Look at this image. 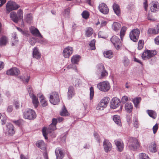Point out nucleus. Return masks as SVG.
<instances>
[{"label": "nucleus", "mask_w": 159, "mask_h": 159, "mask_svg": "<svg viewBox=\"0 0 159 159\" xmlns=\"http://www.w3.org/2000/svg\"><path fill=\"white\" fill-rule=\"evenodd\" d=\"M126 30V29L125 27H123L121 29L120 32V36L121 40L125 34Z\"/></svg>", "instance_id": "nucleus-43"}, {"label": "nucleus", "mask_w": 159, "mask_h": 159, "mask_svg": "<svg viewBox=\"0 0 159 159\" xmlns=\"http://www.w3.org/2000/svg\"><path fill=\"white\" fill-rule=\"evenodd\" d=\"M133 125L134 127L137 128L138 127V120L136 118H134L133 119Z\"/></svg>", "instance_id": "nucleus-56"}, {"label": "nucleus", "mask_w": 159, "mask_h": 159, "mask_svg": "<svg viewBox=\"0 0 159 159\" xmlns=\"http://www.w3.org/2000/svg\"><path fill=\"white\" fill-rule=\"evenodd\" d=\"M98 71L101 72L105 70L104 66L102 64H99L97 65Z\"/></svg>", "instance_id": "nucleus-45"}, {"label": "nucleus", "mask_w": 159, "mask_h": 159, "mask_svg": "<svg viewBox=\"0 0 159 159\" xmlns=\"http://www.w3.org/2000/svg\"><path fill=\"white\" fill-rule=\"evenodd\" d=\"M140 159H149L148 156L146 154L142 153L139 155Z\"/></svg>", "instance_id": "nucleus-49"}, {"label": "nucleus", "mask_w": 159, "mask_h": 159, "mask_svg": "<svg viewBox=\"0 0 159 159\" xmlns=\"http://www.w3.org/2000/svg\"><path fill=\"white\" fill-rule=\"evenodd\" d=\"M36 145L38 148L42 150H44L46 149V144L43 140H41L38 141L36 143Z\"/></svg>", "instance_id": "nucleus-24"}, {"label": "nucleus", "mask_w": 159, "mask_h": 159, "mask_svg": "<svg viewBox=\"0 0 159 159\" xmlns=\"http://www.w3.org/2000/svg\"><path fill=\"white\" fill-rule=\"evenodd\" d=\"M55 152L57 157V159H62L63 157V153L61 148H56L55 150Z\"/></svg>", "instance_id": "nucleus-21"}, {"label": "nucleus", "mask_w": 159, "mask_h": 159, "mask_svg": "<svg viewBox=\"0 0 159 159\" xmlns=\"http://www.w3.org/2000/svg\"><path fill=\"white\" fill-rule=\"evenodd\" d=\"M57 119L56 118H53L52 119V123L49 125L48 128L47 129L46 127H44L42 130V132L43 136L45 139H47L48 137L47 136V132H51V131H54L56 129V125L57 123Z\"/></svg>", "instance_id": "nucleus-1"}, {"label": "nucleus", "mask_w": 159, "mask_h": 159, "mask_svg": "<svg viewBox=\"0 0 159 159\" xmlns=\"http://www.w3.org/2000/svg\"><path fill=\"white\" fill-rule=\"evenodd\" d=\"M90 99H92L93 98L94 94V91L93 87H91L90 88Z\"/></svg>", "instance_id": "nucleus-50"}, {"label": "nucleus", "mask_w": 159, "mask_h": 159, "mask_svg": "<svg viewBox=\"0 0 159 159\" xmlns=\"http://www.w3.org/2000/svg\"><path fill=\"white\" fill-rule=\"evenodd\" d=\"M23 116L26 119L32 120L35 118L36 116L35 111L33 110L28 109L23 112Z\"/></svg>", "instance_id": "nucleus-4"}, {"label": "nucleus", "mask_w": 159, "mask_h": 159, "mask_svg": "<svg viewBox=\"0 0 159 159\" xmlns=\"http://www.w3.org/2000/svg\"><path fill=\"white\" fill-rule=\"evenodd\" d=\"M133 107L132 104L130 103H127L125 105V108L126 111L128 113H130L133 109Z\"/></svg>", "instance_id": "nucleus-30"}, {"label": "nucleus", "mask_w": 159, "mask_h": 159, "mask_svg": "<svg viewBox=\"0 0 159 159\" xmlns=\"http://www.w3.org/2000/svg\"><path fill=\"white\" fill-rule=\"evenodd\" d=\"M7 120L6 117L4 116H2L0 113V123L2 125L5 124Z\"/></svg>", "instance_id": "nucleus-40"}, {"label": "nucleus", "mask_w": 159, "mask_h": 159, "mask_svg": "<svg viewBox=\"0 0 159 159\" xmlns=\"http://www.w3.org/2000/svg\"><path fill=\"white\" fill-rule=\"evenodd\" d=\"M110 98L108 97H105L103 98L98 103L97 107V109L99 110H102L106 108L109 102Z\"/></svg>", "instance_id": "nucleus-6"}, {"label": "nucleus", "mask_w": 159, "mask_h": 159, "mask_svg": "<svg viewBox=\"0 0 159 159\" xmlns=\"http://www.w3.org/2000/svg\"><path fill=\"white\" fill-rule=\"evenodd\" d=\"M156 54L157 52L155 50H147L142 54V57L143 59L146 60L153 57Z\"/></svg>", "instance_id": "nucleus-8"}, {"label": "nucleus", "mask_w": 159, "mask_h": 159, "mask_svg": "<svg viewBox=\"0 0 159 159\" xmlns=\"http://www.w3.org/2000/svg\"><path fill=\"white\" fill-rule=\"evenodd\" d=\"M130 141L131 144L129 145L130 150H134L139 147V144L137 139L132 138Z\"/></svg>", "instance_id": "nucleus-10"}, {"label": "nucleus", "mask_w": 159, "mask_h": 159, "mask_svg": "<svg viewBox=\"0 0 159 159\" xmlns=\"http://www.w3.org/2000/svg\"><path fill=\"white\" fill-rule=\"evenodd\" d=\"M151 11L155 12L159 10V3L157 2L152 1L150 3Z\"/></svg>", "instance_id": "nucleus-16"}, {"label": "nucleus", "mask_w": 159, "mask_h": 159, "mask_svg": "<svg viewBox=\"0 0 159 159\" xmlns=\"http://www.w3.org/2000/svg\"><path fill=\"white\" fill-rule=\"evenodd\" d=\"M73 84L75 86L79 84V80L77 79H73Z\"/></svg>", "instance_id": "nucleus-61"}, {"label": "nucleus", "mask_w": 159, "mask_h": 159, "mask_svg": "<svg viewBox=\"0 0 159 159\" xmlns=\"http://www.w3.org/2000/svg\"><path fill=\"white\" fill-rule=\"evenodd\" d=\"M7 130L9 134H12L14 133L15 131L14 129V127L12 124H9L7 125Z\"/></svg>", "instance_id": "nucleus-26"}, {"label": "nucleus", "mask_w": 159, "mask_h": 159, "mask_svg": "<svg viewBox=\"0 0 159 159\" xmlns=\"http://www.w3.org/2000/svg\"><path fill=\"white\" fill-rule=\"evenodd\" d=\"M49 135L52 138H54L56 137V134L53 131H51V132H47V135Z\"/></svg>", "instance_id": "nucleus-57"}, {"label": "nucleus", "mask_w": 159, "mask_h": 159, "mask_svg": "<svg viewBox=\"0 0 159 159\" xmlns=\"http://www.w3.org/2000/svg\"><path fill=\"white\" fill-rule=\"evenodd\" d=\"M104 56L109 59L113 57V52L111 50L104 52L103 53Z\"/></svg>", "instance_id": "nucleus-31"}, {"label": "nucleus", "mask_w": 159, "mask_h": 159, "mask_svg": "<svg viewBox=\"0 0 159 159\" xmlns=\"http://www.w3.org/2000/svg\"><path fill=\"white\" fill-rule=\"evenodd\" d=\"M80 57L79 55H75L73 56L71 59L72 63L77 64L79 61Z\"/></svg>", "instance_id": "nucleus-34"}, {"label": "nucleus", "mask_w": 159, "mask_h": 159, "mask_svg": "<svg viewBox=\"0 0 159 159\" xmlns=\"http://www.w3.org/2000/svg\"><path fill=\"white\" fill-rule=\"evenodd\" d=\"M144 42L143 40H139L138 42V48L139 50H141L143 47Z\"/></svg>", "instance_id": "nucleus-48"}, {"label": "nucleus", "mask_w": 159, "mask_h": 159, "mask_svg": "<svg viewBox=\"0 0 159 159\" xmlns=\"http://www.w3.org/2000/svg\"><path fill=\"white\" fill-rule=\"evenodd\" d=\"M154 41L156 44H159V36H157L155 39Z\"/></svg>", "instance_id": "nucleus-64"}, {"label": "nucleus", "mask_w": 159, "mask_h": 159, "mask_svg": "<svg viewBox=\"0 0 159 159\" xmlns=\"http://www.w3.org/2000/svg\"><path fill=\"white\" fill-rule=\"evenodd\" d=\"M73 52V48L70 46L65 48L63 51V56L65 58H68Z\"/></svg>", "instance_id": "nucleus-13"}, {"label": "nucleus", "mask_w": 159, "mask_h": 159, "mask_svg": "<svg viewBox=\"0 0 159 159\" xmlns=\"http://www.w3.org/2000/svg\"><path fill=\"white\" fill-rule=\"evenodd\" d=\"M120 101L117 98H114L110 102V107L112 109H114L118 107L120 104Z\"/></svg>", "instance_id": "nucleus-11"}, {"label": "nucleus", "mask_w": 159, "mask_h": 159, "mask_svg": "<svg viewBox=\"0 0 159 159\" xmlns=\"http://www.w3.org/2000/svg\"><path fill=\"white\" fill-rule=\"evenodd\" d=\"M32 20V15L30 14H27L26 18V21L28 23H30Z\"/></svg>", "instance_id": "nucleus-54"}, {"label": "nucleus", "mask_w": 159, "mask_h": 159, "mask_svg": "<svg viewBox=\"0 0 159 159\" xmlns=\"http://www.w3.org/2000/svg\"><path fill=\"white\" fill-rule=\"evenodd\" d=\"M123 63L125 66H127L129 64V61L127 57H125L123 58Z\"/></svg>", "instance_id": "nucleus-44"}, {"label": "nucleus", "mask_w": 159, "mask_h": 159, "mask_svg": "<svg viewBox=\"0 0 159 159\" xmlns=\"http://www.w3.org/2000/svg\"><path fill=\"white\" fill-rule=\"evenodd\" d=\"M113 8L115 13L118 16L120 15V10L119 6L116 3H114L113 5Z\"/></svg>", "instance_id": "nucleus-25"}, {"label": "nucleus", "mask_w": 159, "mask_h": 159, "mask_svg": "<svg viewBox=\"0 0 159 159\" xmlns=\"http://www.w3.org/2000/svg\"><path fill=\"white\" fill-rule=\"evenodd\" d=\"M60 115L62 116H68V113L65 106H64L61 111L60 112Z\"/></svg>", "instance_id": "nucleus-37"}, {"label": "nucleus", "mask_w": 159, "mask_h": 159, "mask_svg": "<svg viewBox=\"0 0 159 159\" xmlns=\"http://www.w3.org/2000/svg\"><path fill=\"white\" fill-rule=\"evenodd\" d=\"M98 36L99 38H105V36L104 35V33L101 31H100L98 33Z\"/></svg>", "instance_id": "nucleus-60"}, {"label": "nucleus", "mask_w": 159, "mask_h": 159, "mask_svg": "<svg viewBox=\"0 0 159 159\" xmlns=\"http://www.w3.org/2000/svg\"><path fill=\"white\" fill-rule=\"evenodd\" d=\"M82 15L83 18L87 19L89 17V14L87 11H84L82 13Z\"/></svg>", "instance_id": "nucleus-52"}, {"label": "nucleus", "mask_w": 159, "mask_h": 159, "mask_svg": "<svg viewBox=\"0 0 159 159\" xmlns=\"http://www.w3.org/2000/svg\"><path fill=\"white\" fill-rule=\"evenodd\" d=\"M98 8L99 11L103 14H107L109 12L108 8L106 4L104 3L99 4Z\"/></svg>", "instance_id": "nucleus-12"}, {"label": "nucleus", "mask_w": 159, "mask_h": 159, "mask_svg": "<svg viewBox=\"0 0 159 159\" xmlns=\"http://www.w3.org/2000/svg\"><path fill=\"white\" fill-rule=\"evenodd\" d=\"M101 74V76L100 77L99 79H102L103 78H104L105 77L107 76L108 75V73L107 70H104L100 72Z\"/></svg>", "instance_id": "nucleus-46"}, {"label": "nucleus", "mask_w": 159, "mask_h": 159, "mask_svg": "<svg viewBox=\"0 0 159 159\" xmlns=\"http://www.w3.org/2000/svg\"><path fill=\"white\" fill-rule=\"evenodd\" d=\"M149 149L150 152H157L156 145L155 142H152L150 144Z\"/></svg>", "instance_id": "nucleus-28"}, {"label": "nucleus", "mask_w": 159, "mask_h": 159, "mask_svg": "<svg viewBox=\"0 0 159 159\" xmlns=\"http://www.w3.org/2000/svg\"><path fill=\"white\" fill-rule=\"evenodd\" d=\"M67 68L69 69H73L77 71V68L75 64H71L67 66Z\"/></svg>", "instance_id": "nucleus-55"}, {"label": "nucleus", "mask_w": 159, "mask_h": 159, "mask_svg": "<svg viewBox=\"0 0 159 159\" xmlns=\"http://www.w3.org/2000/svg\"><path fill=\"white\" fill-rule=\"evenodd\" d=\"M11 4L13 7V10H15L18 9L20 7L19 5L17 4L15 2L11 1Z\"/></svg>", "instance_id": "nucleus-47"}, {"label": "nucleus", "mask_w": 159, "mask_h": 159, "mask_svg": "<svg viewBox=\"0 0 159 159\" xmlns=\"http://www.w3.org/2000/svg\"><path fill=\"white\" fill-rule=\"evenodd\" d=\"M75 95V91L74 88L72 86H70L68 88L67 93V98L68 99L71 98Z\"/></svg>", "instance_id": "nucleus-19"}, {"label": "nucleus", "mask_w": 159, "mask_h": 159, "mask_svg": "<svg viewBox=\"0 0 159 159\" xmlns=\"http://www.w3.org/2000/svg\"><path fill=\"white\" fill-rule=\"evenodd\" d=\"M13 110V107L12 106H9L7 108V111L8 112H11Z\"/></svg>", "instance_id": "nucleus-63"}, {"label": "nucleus", "mask_w": 159, "mask_h": 159, "mask_svg": "<svg viewBox=\"0 0 159 159\" xmlns=\"http://www.w3.org/2000/svg\"><path fill=\"white\" fill-rule=\"evenodd\" d=\"M146 111L150 117L154 119H155L156 117L157 113L155 111L152 110H148Z\"/></svg>", "instance_id": "nucleus-32"}, {"label": "nucleus", "mask_w": 159, "mask_h": 159, "mask_svg": "<svg viewBox=\"0 0 159 159\" xmlns=\"http://www.w3.org/2000/svg\"><path fill=\"white\" fill-rule=\"evenodd\" d=\"M148 34H156L158 33L156 29L150 28L148 30Z\"/></svg>", "instance_id": "nucleus-42"}, {"label": "nucleus", "mask_w": 159, "mask_h": 159, "mask_svg": "<svg viewBox=\"0 0 159 159\" xmlns=\"http://www.w3.org/2000/svg\"><path fill=\"white\" fill-rule=\"evenodd\" d=\"M158 124H156L154 126H153L152 129L153 131V133L154 134H155L158 129Z\"/></svg>", "instance_id": "nucleus-58"}, {"label": "nucleus", "mask_w": 159, "mask_h": 159, "mask_svg": "<svg viewBox=\"0 0 159 159\" xmlns=\"http://www.w3.org/2000/svg\"><path fill=\"white\" fill-rule=\"evenodd\" d=\"M130 99V98H129L127 96H124L122 98L121 102L123 104L125 103L126 102L129 101Z\"/></svg>", "instance_id": "nucleus-51"}, {"label": "nucleus", "mask_w": 159, "mask_h": 159, "mask_svg": "<svg viewBox=\"0 0 159 159\" xmlns=\"http://www.w3.org/2000/svg\"><path fill=\"white\" fill-rule=\"evenodd\" d=\"M95 39H93L89 43V46H90V49L91 50H94L95 49Z\"/></svg>", "instance_id": "nucleus-41"}, {"label": "nucleus", "mask_w": 159, "mask_h": 159, "mask_svg": "<svg viewBox=\"0 0 159 159\" xmlns=\"http://www.w3.org/2000/svg\"><path fill=\"white\" fill-rule=\"evenodd\" d=\"M141 100V98L140 97L136 98L133 99V102L135 107L136 108H139V104Z\"/></svg>", "instance_id": "nucleus-35"}, {"label": "nucleus", "mask_w": 159, "mask_h": 159, "mask_svg": "<svg viewBox=\"0 0 159 159\" xmlns=\"http://www.w3.org/2000/svg\"><path fill=\"white\" fill-rule=\"evenodd\" d=\"M115 142L117 148V149L120 152L122 151L124 148V145L122 141L121 140H116Z\"/></svg>", "instance_id": "nucleus-20"}, {"label": "nucleus", "mask_w": 159, "mask_h": 159, "mask_svg": "<svg viewBox=\"0 0 159 159\" xmlns=\"http://www.w3.org/2000/svg\"><path fill=\"white\" fill-rule=\"evenodd\" d=\"M110 41L116 50H118L120 49L122 44L119 38L115 35L113 36L111 38Z\"/></svg>", "instance_id": "nucleus-5"}, {"label": "nucleus", "mask_w": 159, "mask_h": 159, "mask_svg": "<svg viewBox=\"0 0 159 159\" xmlns=\"http://www.w3.org/2000/svg\"><path fill=\"white\" fill-rule=\"evenodd\" d=\"M38 96L40 99V102L41 105L43 107H45L48 105V102L45 99L42 93H38Z\"/></svg>", "instance_id": "nucleus-18"}, {"label": "nucleus", "mask_w": 159, "mask_h": 159, "mask_svg": "<svg viewBox=\"0 0 159 159\" xmlns=\"http://www.w3.org/2000/svg\"><path fill=\"white\" fill-rule=\"evenodd\" d=\"M7 41V38L5 36H2L0 39V45L1 46L5 45Z\"/></svg>", "instance_id": "nucleus-36"}, {"label": "nucleus", "mask_w": 159, "mask_h": 159, "mask_svg": "<svg viewBox=\"0 0 159 159\" xmlns=\"http://www.w3.org/2000/svg\"><path fill=\"white\" fill-rule=\"evenodd\" d=\"M121 28V25L117 22H114L112 24V28L115 31L119 30Z\"/></svg>", "instance_id": "nucleus-27"}, {"label": "nucleus", "mask_w": 159, "mask_h": 159, "mask_svg": "<svg viewBox=\"0 0 159 159\" xmlns=\"http://www.w3.org/2000/svg\"><path fill=\"white\" fill-rule=\"evenodd\" d=\"M33 56L34 58L37 59H39L41 57V54L37 47H34L33 49Z\"/></svg>", "instance_id": "nucleus-22"}, {"label": "nucleus", "mask_w": 159, "mask_h": 159, "mask_svg": "<svg viewBox=\"0 0 159 159\" xmlns=\"http://www.w3.org/2000/svg\"><path fill=\"white\" fill-rule=\"evenodd\" d=\"M94 136L96 139L97 141L100 143V139L99 138V135L97 133H94Z\"/></svg>", "instance_id": "nucleus-59"}, {"label": "nucleus", "mask_w": 159, "mask_h": 159, "mask_svg": "<svg viewBox=\"0 0 159 159\" xmlns=\"http://www.w3.org/2000/svg\"><path fill=\"white\" fill-rule=\"evenodd\" d=\"M30 97L31 98L33 105L35 108L38 106L39 102L38 98L33 93H30Z\"/></svg>", "instance_id": "nucleus-23"}, {"label": "nucleus", "mask_w": 159, "mask_h": 159, "mask_svg": "<svg viewBox=\"0 0 159 159\" xmlns=\"http://www.w3.org/2000/svg\"><path fill=\"white\" fill-rule=\"evenodd\" d=\"M93 33V30L91 28H88L85 33V35L87 37H89L91 36Z\"/></svg>", "instance_id": "nucleus-38"}, {"label": "nucleus", "mask_w": 159, "mask_h": 159, "mask_svg": "<svg viewBox=\"0 0 159 159\" xmlns=\"http://www.w3.org/2000/svg\"><path fill=\"white\" fill-rule=\"evenodd\" d=\"M13 7L11 3V1H8L6 6V13L8 14L10 11H13Z\"/></svg>", "instance_id": "nucleus-33"}, {"label": "nucleus", "mask_w": 159, "mask_h": 159, "mask_svg": "<svg viewBox=\"0 0 159 159\" xmlns=\"http://www.w3.org/2000/svg\"><path fill=\"white\" fill-rule=\"evenodd\" d=\"M103 148L105 152H107L111 150L112 146L108 140L105 139L103 142Z\"/></svg>", "instance_id": "nucleus-14"}, {"label": "nucleus", "mask_w": 159, "mask_h": 159, "mask_svg": "<svg viewBox=\"0 0 159 159\" xmlns=\"http://www.w3.org/2000/svg\"><path fill=\"white\" fill-rule=\"evenodd\" d=\"M49 101L53 105L57 104L60 102V99L58 94L56 92H52L50 96Z\"/></svg>", "instance_id": "nucleus-7"}, {"label": "nucleus", "mask_w": 159, "mask_h": 159, "mask_svg": "<svg viewBox=\"0 0 159 159\" xmlns=\"http://www.w3.org/2000/svg\"><path fill=\"white\" fill-rule=\"evenodd\" d=\"M139 34L140 31L138 29H133L130 33V38L134 42H136L139 39Z\"/></svg>", "instance_id": "nucleus-9"}, {"label": "nucleus", "mask_w": 159, "mask_h": 159, "mask_svg": "<svg viewBox=\"0 0 159 159\" xmlns=\"http://www.w3.org/2000/svg\"><path fill=\"white\" fill-rule=\"evenodd\" d=\"M30 30L33 35L39 37L41 38H43V36L37 29L35 27H31L30 29Z\"/></svg>", "instance_id": "nucleus-17"}, {"label": "nucleus", "mask_w": 159, "mask_h": 159, "mask_svg": "<svg viewBox=\"0 0 159 159\" xmlns=\"http://www.w3.org/2000/svg\"><path fill=\"white\" fill-rule=\"evenodd\" d=\"M97 87L99 90L103 92L108 91L110 88V84L107 81L100 82L97 84Z\"/></svg>", "instance_id": "nucleus-3"}, {"label": "nucleus", "mask_w": 159, "mask_h": 159, "mask_svg": "<svg viewBox=\"0 0 159 159\" xmlns=\"http://www.w3.org/2000/svg\"><path fill=\"white\" fill-rule=\"evenodd\" d=\"M70 12V9L67 8L65 10L64 12L63 13V16H68Z\"/></svg>", "instance_id": "nucleus-53"}, {"label": "nucleus", "mask_w": 159, "mask_h": 159, "mask_svg": "<svg viewBox=\"0 0 159 159\" xmlns=\"http://www.w3.org/2000/svg\"><path fill=\"white\" fill-rule=\"evenodd\" d=\"M10 17L12 20L16 23H18L19 19L23 18V11L21 9H19L17 13L15 11H12L10 14Z\"/></svg>", "instance_id": "nucleus-2"}, {"label": "nucleus", "mask_w": 159, "mask_h": 159, "mask_svg": "<svg viewBox=\"0 0 159 159\" xmlns=\"http://www.w3.org/2000/svg\"><path fill=\"white\" fill-rule=\"evenodd\" d=\"M12 35L13 38L12 39V45L14 46L15 45L16 43H17L18 40L17 38L16 35V33L13 34Z\"/></svg>", "instance_id": "nucleus-39"}, {"label": "nucleus", "mask_w": 159, "mask_h": 159, "mask_svg": "<svg viewBox=\"0 0 159 159\" xmlns=\"http://www.w3.org/2000/svg\"><path fill=\"white\" fill-rule=\"evenodd\" d=\"M14 105L16 109H18L19 108L20 105L18 101H15L14 103Z\"/></svg>", "instance_id": "nucleus-62"}, {"label": "nucleus", "mask_w": 159, "mask_h": 159, "mask_svg": "<svg viewBox=\"0 0 159 159\" xmlns=\"http://www.w3.org/2000/svg\"><path fill=\"white\" fill-rule=\"evenodd\" d=\"M20 73V71L16 67L11 68L7 71V74L11 75H17Z\"/></svg>", "instance_id": "nucleus-15"}, {"label": "nucleus", "mask_w": 159, "mask_h": 159, "mask_svg": "<svg viewBox=\"0 0 159 159\" xmlns=\"http://www.w3.org/2000/svg\"><path fill=\"white\" fill-rule=\"evenodd\" d=\"M113 120L117 125L119 126L121 125V122L119 116L116 115H114L113 117Z\"/></svg>", "instance_id": "nucleus-29"}]
</instances>
